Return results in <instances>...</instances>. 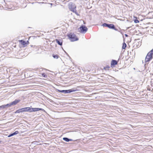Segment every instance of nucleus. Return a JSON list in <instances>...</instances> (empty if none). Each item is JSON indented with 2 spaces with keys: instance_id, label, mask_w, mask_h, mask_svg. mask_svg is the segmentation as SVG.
<instances>
[{
  "instance_id": "f257e3e1",
  "label": "nucleus",
  "mask_w": 153,
  "mask_h": 153,
  "mask_svg": "<svg viewBox=\"0 0 153 153\" xmlns=\"http://www.w3.org/2000/svg\"><path fill=\"white\" fill-rule=\"evenodd\" d=\"M68 36L71 42H74L78 40V38L75 34L74 33H70L68 34Z\"/></svg>"
},
{
  "instance_id": "f03ea898",
  "label": "nucleus",
  "mask_w": 153,
  "mask_h": 153,
  "mask_svg": "<svg viewBox=\"0 0 153 153\" xmlns=\"http://www.w3.org/2000/svg\"><path fill=\"white\" fill-rule=\"evenodd\" d=\"M77 90H74L72 89H70L69 90H59L58 89H56V91L57 92H59L61 93H64L65 94H66V93H70L72 92H74L76 91Z\"/></svg>"
},
{
  "instance_id": "7ed1b4c3",
  "label": "nucleus",
  "mask_w": 153,
  "mask_h": 153,
  "mask_svg": "<svg viewBox=\"0 0 153 153\" xmlns=\"http://www.w3.org/2000/svg\"><path fill=\"white\" fill-rule=\"evenodd\" d=\"M78 29L81 33H85L87 32L88 29L85 26L82 25Z\"/></svg>"
},
{
  "instance_id": "20e7f679",
  "label": "nucleus",
  "mask_w": 153,
  "mask_h": 153,
  "mask_svg": "<svg viewBox=\"0 0 153 153\" xmlns=\"http://www.w3.org/2000/svg\"><path fill=\"white\" fill-rule=\"evenodd\" d=\"M102 26L103 27H106L110 29H113L114 30H117L114 25L112 24H108L106 23H104L102 24Z\"/></svg>"
},
{
  "instance_id": "39448f33",
  "label": "nucleus",
  "mask_w": 153,
  "mask_h": 153,
  "mask_svg": "<svg viewBox=\"0 0 153 153\" xmlns=\"http://www.w3.org/2000/svg\"><path fill=\"white\" fill-rule=\"evenodd\" d=\"M153 58V55H152L151 53L149 52L146 55L145 62V63L149 62Z\"/></svg>"
},
{
  "instance_id": "423d86ee",
  "label": "nucleus",
  "mask_w": 153,
  "mask_h": 153,
  "mask_svg": "<svg viewBox=\"0 0 153 153\" xmlns=\"http://www.w3.org/2000/svg\"><path fill=\"white\" fill-rule=\"evenodd\" d=\"M28 111L30 112H35L38 111L40 110H42V111H44V109L41 108H32L28 107Z\"/></svg>"
},
{
  "instance_id": "0eeeda50",
  "label": "nucleus",
  "mask_w": 153,
  "mask_h": 153,
  "mask_svg": "<svg viewBox=\"0 0 153 153\" xmlns=\"http://www.w3.org/2000/svg\"><path fill=\"white\" fill-rule=\"evenodd\" d=\"M69 8L70 10L74 12L76 11V7L75 5L72 3H70L69 4Z\"/></svg>"
},
{
  "instance_id": "6e6552de",
  "label": "nucleus",
  "mask_w": 153,
  "mask_h": 153,
  "mask_svg": "<svg viewBox=\"0 0 153 153\" xmlns=\"http://www.w3.org/2000/svg\"><path fill=\"white\" fill-rule=\"evenodd\" d=\"M25 111H28V107L22 108L16 110L15 112V113H20Z\"/></svg>"
},
{
  "instance_id": "1a4fd4ad",
  "label": "nucleus",
  "mask_w": 153,
  "mask_h": 153,
  "mask_svg": "<svg viewBox=\"0 0 153 153\" xmlns=\"http://www.w3.org/2000/svg\"><path fill=\"white\" fill-rule=\"evenodd\" d=\"M12 105L11 104V103L7 104L5 105H2L0 106V108H7L10 107Z\"/></svg>"
},
{
  "instance_id": "9d476101",
  "label": "nucleus",
  "mask_w": 153,
  "mask_h": 153,
  "mask_svg": "<svg viewBox=\"0 0 153 153\" xmlns=\"http://www.w3.org/2000/svg\"><path fill=\"white\" fill-rule=\"evenodd\" d=\"M55 41L59 45L61 46L62 45V39H56Z\"/></svg>"
},
{
  "instance_id": "9b49d317",
  "label": "nucleus",
  "mask_w": 153,
  "mask_h": 153,
  "mask_svg": "<svg viewBox=\"0 0 153 153\" xmlns=\"http://www.w3.org/2000/svg\"><path fill=\"white\" fill-rule=\"evenodd\" d=\"M20 101V100H15L13 101L11 103V104L12 105H15L17 103L19 102Z\"/></svg>"
},
{
  "instance_id": "f8f14e48",
  "label": "nucleus",
  "mask_w": 153,
  "mask_h": 153,
  "mask_svg": "<svg viewBox=\"0 0 153 153\" xmlns=\"http://www.w3.org/2000/svg\"><path fill=\"white\" fill-rule=\"evenodd\" d=\"M117 64V62L115 60H112L111 62V65L112 66H114Z\"/></svg>"
},
{
  "instance_id": "ddd939ff",
  "label": "nucleus",
  "mask_w": 153,
  "mask_h": 153,
  "mask_svg": "<svg viewBox=\"0 0 153 153\" xmlns=\"http://www.w3.org/2000/svg\"><path fill=\"white\" fill-rule=\"evenodd\" d=\"M19 41L21 42V44L23 45L24 47L26 46L27 43L26 42L22 40H20Z\"/></svg>"
},
{
  "instance_id": "4468645a",
  "label": "nucleus",
  "mask_w": 153,
  "mask_h": 153,
  "mask_svg": "<svg viewBox=\"0 0 153 153\" xmlns=\"http://www.w3.org/2000/svg\"><path fill=\"white\" fill-rule=\"evenodd\" d=\"M19 133V132L18 131H15V132H14V133H12L10 134H9L8 137H10L12 136H13L14 135H16L18 134Z\"/></svg>"
},
{
  "instance_id": "2eb2a0df",
  "label": "nucleus",
  "mask_w": 153,
  "mask_h": 153,
  "mask_svg": "<svg viewBox=\"0 0 153 153\" xmlns=\"http://www.w3.org/2000/svg\"><path fill=\"white\" fill-rule=\"evenodd\" d=\"M63 139L64 140L67 142H68L69 141H72L73 140L72 139H69L67 137H64L63 138Z\"/></svg>"
},
{
  "instance_id": "dca6fc26",
  "label": "nucleus",
  "mask_w": 153,
  "mask_h": 153,
  "mask_svg": "<svg viewBox=\"0 0 153 153\" xmlns=\"http://www.w3.org/2000/svg\"><path fill=\"white\" fill-rule=\"evenodd\" d=\"M43 70H46V69L43 68H37L36 69V70H39L40 72H41L43 71Z\"/></svg>"
},
{
  "instance_id": "f3484780",
  "label": "nucleus",
  "mask_w": 153,
  "mask_h": 153,
  "mask_svg": "<svg viewBox=\"0 0 153 153\" xmlns=\"http://www.w3.org/2000/svg\"><path fill=\"white\" fill-rule=\"evenodd\" d=\"M126 45L125 42H124L123 44V46L122 47V48L123 49H124L126 48Z\"/></svg>"
},
{
  "instance_id": "a211bd4d",
  "label": "nucleus",
  "mask_w": 153,
  "mask_h": 153,
  "mask_svg": "<svg viewBox=\"0 0 153 153\" xmlns=\"http://www.w3.org/2000/svg\"><path fill=\"white\" fill-rule=\"evenodd\" d=\"M53 56L55 59H57L58 58V56L57 55H53Z\"/></svg>"
},
{
  "instance_id": "6ab92c4d",
  "label": "nucleus",
  "mask_w": 153,
  "mask_h": 153,
  "mask_svg": "<svg viewBox=\"0 0 153 153\" xmlns=\"http://www.w3.org/2000/svg\"><path fill=\"white\" fill-rule=\"evenodd\" d=\"M42 76L45 78H46L47 77V75L45 73H42Z\"/></svg>"
},
{
  "instance_id": "aec40b11",
  "label": "nucleus",
  "mask_w": 153,
  "mask_h": 153,
  "mask_svg": "<svg viewBox=\"0 0 153 153\" xmlns=\"http://www.w3.org/2000/svg\"><path fill=\"white\" fill-rule=\"evenodd\" d=\"M134 22L135 23H139V21L138 20L136 19L134 20Z\"/></svg>"
},
{
  "instance_id": "412c9836",
  "label": "nucleus",
  "mask_w": 153,
  "mask_h": 153,
  "mask_svg": "<svg viewBox=\"0 0 153 153\" xmlns=\"http://www.w3.org/2000/svg\"><path fill=\"white\" fill-rule=\"evenodd\" d=\"M31 47H33V48L34 49V50L36 49H37V47L35 46L31 45Z\"/></svg>"
},
{
  "instance_id": "4be33fe9",
  "label": "nucleus",
  "mask_w": 153,
  "mask_h": 153,
  "mask_svg": "<svg viewBox=\"0 0 153 153\" xmlns=\"http://www.w3.org/2000/svg\"><path fill=\"white\" fill-rule=\"evenodd\" d=\"M149 52L153 55V48Z\"/></svg>"
},
{
  "instance_id": "5701e85b",
  "label": "nucleus",
  "mask_w": 153,
  "mask_h": 153,
  "mask_svg": "<svg viewBox=\"0 0 153 153\" xmlns=\"http://www.w3.org/2000/svg\"><path fill=\"white\" fill-rule=\"evenodd\" d=\"M110 68L109 66H107L104 68V69L105 70H107V69H108Z\"/></svg>"
},
{
  "instance_id": "b1692460",
  "label": "nucleus",
  "mask_w": 153,
  "mask_h": 153,
  "mask_svg": "<svg viewBox=\"0 0 153 153\" xmlns=\"http://www.w3.org/2000/svg\"><path fill=\"white\" fill-rule=\"evenodd\" d=\"M125 35L126 37H128V35L127 34H125Z\"/></svg>"
},
{
  "instance_id": "393cba45",
  "label": "nucleus",
  "mask_w": 153,
  "mask_h": 153,
  "mask_svg": "<svg viewBox=\"0 0 153 153\" xmlns=\"http://www.w3.org/2000/svg\"><path fill=\"white\" fill-rule=\"evenodd\" d=\"M65 52L67 54H68L66 53V51H65Z\"/></svg>"
},
{
  "instance_id": "a878e982",
  "label": "nucleus",
  "mask_w": 153,
  "mask_h": 153,
  "mask_svg": "<svg viewBox=\"0 0 153 153\" xmlns=\"http://www.w3.org/2000/svg\"><path fill=\"white\" fill-rule=\"evenodd\" d=\"M84 24H85V23L84 22Z\"/></svg>"
},
{
  "instance_id": "bb28decb",
  "label": "nucleus",
  "mask_w": 153,
  "mask_h": 153,
  "mask_svg": "<svg viewBox=\"0 0 153 153\" xmlns=\"http://www.w3.org/2000/svg\"><path fill=\"white\" fill-rule=\"evenodd\" d=\"M1 141H0V143H1Z\"/></svg>"
}]
</instances>
